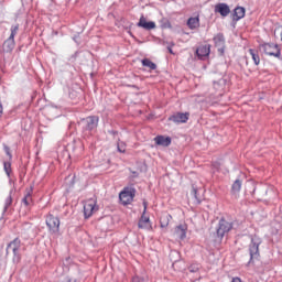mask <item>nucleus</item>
Returning a JSON list of instances; mask_svg holds the SVG:
<instances>
[{"instance_id":"nucleus-6","label":"nucleus","mask_w":282,"mask_h":282,"mask_svg":"<svg viewBox=\"0 0 282 282\" xmlns=\"http://www.w3.org/2000/svg\"><path fill=\"white\" fill-rule=\"evenodd\" d=\"M188 118H191V113L188 112H176L169 117L170 122H174L175 124H184L188 122Z\"/></svg>"},{"instance_id":"nucleus-42","label":"nucleus","mask_w":282,"mask_h":282,"mask_svg":"<svg viewBox=\"0 0 282 282\" xmlns=\"http://www.w3.org/2000/svg\"><path fill=\"white\" fill-rule=\"evenodd\" d=\"M170 54H173V50L170 48Z\"/></svg>"},{"instance_id":"nucleus-22","label":"nucleus","mask_w":282,"mask_h":282,"mask_svg":"<svg viewBox=\"0 0 282 282\" xmlns=\"http://www.w3.org/2000/svg\"><path fill=\"white\" fill-rule=\"evenodd\" d=\"M249 54H250L254 65H259L261 63V57H259V51H257L254 48H250Z\"/></svg>"},{"instance_id":"nucleus-19","label":"nucleus","mask_w":282,"mask_h":282,"mask_svg":"<svg viewBox=\"0 0 282 282\" xmlns=\"http://www.w3.org/2000/svg\"><path fill=\"white\" fill-rule=\"evenodd\" d=\"M14 45H15L14 40L11 37H8V40L4 41V43H3V51L7 53H10V52H12V50H14Z\"/></svg>"},{"instance_id":"nucleus-35","label":"nucleus","mask_w":282,"mask_h":282,"mask_svg":"<svg viewBox=\"0 0 282 282\" xmlns=\"http://www.w3.org/2000/svg\"><path fill=\"white\" fill-rule=\"evenodd\" d=\"M143 215H147V202H143Z\"/></svg>"},{"instance_id":"nucleus-20","label":"nucleus","mask_w":282,"mask_h":282,"mask_svg":"<svg viewBox=\"0 0 282 282\" xmlns=\"http://www.w3.org/2000/svg\"><path fill=\"white\" fill-rule=\"evenodd\" d=\"M187 26L189 28V30H197V28H199V17L189 18L187 20Z\"/></svg>"},{"instance_id":"nucleus-37","label":"nucleus","mask_w":282,"mask_h":282,"mask_svg":"<svg viewBox=\"0 0 282 282\" xmlns=\"http://www.w3.org/2000/svg\"><path fill=\"white\" fill-rule=\"evenodd\" d=\"M231 282H241V278H234Z\"/></svg>"},{"instance_id":"nucleus-7","label":"nucleus","mask_w":282,"mask_h":282,"mask_svg":"<svg viewBox=\"0 0 282 282\" xmlns=\"http://www.w3.org/2000/svg\"><path fill=\"white\" fill-rule=\"evenodd\" d=\"M263 52L268 56H274L275 58H281V48H279V45L276 44H264L263 46Z\"/></svg>"},{"instance_id":"nucleus-39","label":"nucleus","mask_w":282,"mask_h":282,"mask_svg":"<svg viewBox=\"0 0 282 282\" xmlns=\"http://www.w3.org/2000/svg\"><path fill=\"white\" fill-rule=\"evenodd\" d=\"M133 177H138V172H132Z\"/></svg>"},{"instance_id":"nucleus-23","label":"nucleus","mask_w":282,"mask_h":282,"mask_svg":"<svg viewBox=\"0 0 282 282\" xmlns=\"http://www.w3.org/2000/svg\"><path fill=\"white\" fill-rule=\"evenodd\" d=\"M171 219H173V217L169 214L161 216V218H160L161 228H166L169 226V221H171Z\"/></svg>"},{"instance_id":"nucleus-43","label":"nucleus","mask_w":282,"mask_h":282,"mask_svg":"<svg viewBox=\"0 0 282 282\" xmlns=\"http://www.w3.org/2000/svg\"><path fill=\"white\" fill-rule=\"evenodd\" d=\"M219 83H224V80L220 79Z\"/></svg>"},{"instance_id":"nucleus-4","label":"nucleus","mask_w":282,"mask_h":282,"mask_svg":"<svg viewBox=\"0 0 282 282\" xmlns=\"http://www.w3.org/2000/svg\"><path fill=\"white\" fill-rule=\"evenodd\" d=\"M133 197H135V187H124L119 194L122 206H129L133 202Z\"/></svg>"},{"instance_id":"nucleus-9","label":"nucleus","mask_w":282,"mask_h":282,"mask_svg":"<svg viewBox=\"0 0 282 282\" xmlns=\"http://www.w3.org/2000/svg\"><path fill=\"white\" fill-rule=\"evenodd\" d=\"M214 43L221 56H224V52L226 50V37L221 33H218L216 36H214Z\"/></svg>"},{"instance_id":"nucleus-27","label":"nucleus","mask_w":282,"mask_h":282,"mask_svg":"<svg viewBox=\"0 0 282 282\" xmlns=\"http://www.w3.org/2000/svg\"><path fill=\"white\" fill-rule=\"evenodd\" d=\"M3 170H4L6 174L8 175V177H10V173H12V163L4 162Z\"/></svg>"},{"instance_id":"nucleus-40","label":"nucleus","mask_w":282,"mask_h":282,"mask_svg":"<svg viewBox=\"0 0 282 282\" xmlns=\"http://www.w3.org/2000/svg\"><path fill=\"white\" fill-rule=\"evenodd\" d=\"M131 87H133L134 89H138V86H135V85H132Z\"/></svg>"},{"instance_id":"nucleus-16","label":"nucleus","mask_w":282,"mask_h":282,"mask_svg":"<svg viewBox=\"0 0 282 282\" xmlns=\"http://www.w3.org/2000/svg\"><path fill=\"white\" fill-rule=\"evenodd\" d=\"M243 17H246V9L243 7H237L234 10L232 20L234 21H240V19H243Z\"/></svg>"},{"instance_id":"nucleus-1","label":"nucleus","mask_w":282,"mask_h":282,"mask_svg":"<svg viewBox=\"0 0 282 282\" xmlns=\"http://www.w3.org/2000/svg\"><path fill=\"white\" fill-rule=\"evenodd\" d=\"M21 250H23V243H21V239L19 238L13 239L7 246L6 254H12V263L15 265L21 263Z\"/></svg>"},{"instance_id":"nucleus-18","label":"nucleus","mask_w":282,"mask_h":282,"mask_svg":"<svg viewBox=\"0 0 282 282\" xmlns=\"http://www.w3.org/2000/svg\"><path fill=\"white\" fill-rule=\"evenodd\" d=\"M216 11L219 12L221 17H228V14H230V7L226 3H221L216 7Z\"/></svg>"},{"instance_id":"nucleus-30","label":"nucleus","mask_w":282,"mask_h":282,"mask_svg":"<svg viewBox=\"0 0 282 282\" xmlns=\"http://www.w3.org/2000/svg\"><path fill=\"white\" fill-rule=\"evenodd\" d=\"M161 28H162L163 30H166V28H171V22L169 21V19L163 18V19L161 20Z\"/></svg>"},{"instance_id":"nucleus-2","label":"nucleus","mask_w":282,"mask_h":282,"mask_svg":"<svg viewBox=\"0 0 282 282\" xmlns=\"http://www.w3.org/2000/svg\"><path fill=\"white\" fill-rule=\"evenodd\" d=\"M230 230H232V221H228L226 220V218H221L216 227L215 241L217 243H221V241H224V238L226 237V235H228V232H230Z\"/></svg>"},{"instance_id":"nucleus-5","label":"nucleus","mask_w":282,"mask_h":282,"mask_svg":"<svg viewBox=\"0 0 282 282\" xmlns=\"http://www.w3.org/2000/svg\"><path fill=\"white\" fill-rule=\"evenodd\" d=\"M45 224L52 235H57L61 230V219L52 214H48Z\"/></svg>"},{"instance_id":"nucleus-21","label":"nucleus","mask_w":282,"mask_h":282,"mask_svg":"<svg viewBox=\"0 0 282 282\" xmlns=\"http://www.w3.org/2000/svg\"><path fill=\"white\" fill-rule=\"evenodd\" d=\"M22 204H24V206H32V189L26 191L24 197L22 198Z\"/></svg>"},{"instance_id":"nucleus-24","label":"nucleus","mask_w":282,"mask_h":282,"mask_svg":"<svg viewBox=\"0 0 282 282\" xmlns=\"http://www.w3.org/2000/svg\"><path fill=\"white\" fill-rule=\"evenodd\" d=\"M141 63L143 67H149V69H152V70L158 69V65L149 58H143Z\"/></svg>"},{"instance_id":"nucleus-12","label":"nucleus","mask_w":282,"mask_h":282,"mask_svg":"<svg viewBox=\"0 0 282 282\" xmlns=\"http://www.w3.org/2000/svg\"><path fill=\"white\" fill-rule=\"evenodd\" d=\"M137 25L138 28H143V30H155V22H147V18H144V15H141Z\"/></svg>"},{"instance_id":"nucleus-25","label":"nucleus","mask_w":282,"mask_h":282,"mask_svg":"<svg viewBox=\"0 0 282 282\" xmlns=\"http://www.w3.org/2000/svg\"><path fill=\"white\" fill-rule=\"evenodd\" d=\"M10 206H12V191L9 192V195L4 200L3 213H8V208H10Z\"/></svg>"},{"instance_id":"nucleus-34","label":"nucleus","mask_w":282,"mask_h":282,"mask_svg":"<svg viewBox=\"0 0 282 282\" xmlns=\"http://www.w3.org/2000/svg\"><path fill=\"white\" fill-rule=\"evenodd\" d=\"M61 282H76V280H74V279H72L69 276H66Z\"/></svg>"},{"instance_id":"nucleus-14","label":"nucleus","mask_w":282,"mask_h":282,"mask_svg":"<svg viewBox=\"0 0 282 282\" xmlns=\"http://www.w3.org/2000/svg\"><path fill=\"white\" fill-rule=\"evenodd\" d=\"M186 230H188V226L186 224L178 225L175 227V236L178 239L184 240V238L186 237Z\"/></svg>"},{"instance_id":"nucleus-36","label":"nucleus","mask_w":282,"mask_h":282,"mask_svg":"<svg viewBox=\"0 0 282 282\" xmlns=\"http://www.w3.org/2000/svg\"><path fill=\"white\" fill-rule=\"evenodd\" d=\"M3 116V105L0 104V118Z\"/></svg>"},{"instance_id":"nucleus-33","label":"nucleus","mask_w":282,"mask_h":282,"mask_svg":"<svg viewBox=\"0 0 282 282\" xmlns=\"http://www.w3.org/2000/svg\"><path fill=\"white\" fill-rule=\"evenodd\" d=\"M132 282H144V278L134 276V278L132 279Z\"/></svg>"},{"instance_id":"nucleus-28","label":"nucleus","mask_w":282,"mask_h":282,"mask_svg":"<svg viewBox=\"0 0 282 282\" xmlns=\"http://www.w3.org/2000/svg\"><path fill=\"white\" fill-rule=\"evenodd\" d=\"M19 33V24L12 25L11 26V34L9 36V39H13L17 36V34Z\"/></svg>"},{"instance_id":"nucleus-41","label":"nucleus","mask_w":282,"mask_h":282,"mask_svg":"<svg viewBox=\"0 0 282 282\" xmlns=\"http://www.w3.org/2000/svg\"><path fill=\"white\" fill-rule=\"evenodd\" d=\"M217 85H219V83H214V86L217 87Z\"/></svg>"},{"instance_id":"nucleus-8","label":"nucleus","mask_w":282,"mask_h":282,"mask_svg":"<svg viewBox=\"0 0 282 282\" xmlns=\"http://www.w3.org/2000/svg\"><path fill=\"white\" fill-rule=\"evenodd\" d=\"M99 118L97 116H89L83 119L85 131H94L98 127Z\"/></svg>"},{"instance_id":"nucleus-15","label":"nucleus","mask_w":282,"mask_h":282,"mask_svg":"<svg viewBox=\"0 0 282 282\" xmlns=\"http://www.w3.org/2000/svg\"><path fill=\"white\" fill-rule=\"evenodd\" d=\"M138 226L141 229L149 230L151 228V219L145 214H142Z\"/></svg>"},{"instance_id":"nucleus-3","label":"nucleus","mask_w":282,"mask_h":282,"mask_svg":"<svg viewBox=\"0 0 282 282\" xmlns=\"http://www.w3.org/2000/svg\"><path fill=\"white\" fill-rule=\"evenodd\" d=\"M251 242L249 243V254H250V263L252 261H257L261 253L259 252V246L263 243V240L258 235L250 236Z\"/></svg>"},{"instance_id":"nucleus-13","label":"nucleus","mask_w":282,"mask_h":282,"mask_svg":"<svg viewBox=\"0 0 282 282\" xmlns=\"http://www.w3.org/2000/svg\"><path fill=\"white\" fill-rule=\"evenodd\" d=\"M154 142L158 147H171L172 140L171 137L156 135L154 138Z\"/></svg>"},{"instance_id":"nucleus-38","label":"nucleus","mask_w":282,"mask_h":282,"mask_svg":"<svg viewBox=\"0 0 282 282\" xmlns=\"http://www.w3.org/2000/svg\"><path fill=\"white\" fill-rule=\"evenodd\" d=\"M108 133H110L111 135H116L118 132L113 130H109Z\"/></svg>"},{"instance_id":"nucleus-32","label":"nucleus","mask_w":282,"mask_h":282,"mask_svg":"<svg viewBox=\"0 0 282 282\" xmlns=\"http://www.w3.org/2000/svg\"><path fill=\"white\" fill-rule=\"evenodd\" d=\"M4 152L9 156L10 160H12V153H10V148L8 145H4Z\"/></svg>"},{"instance_id":"nucleus-29","label":"nucleus","mask_w":282,"mask_h":282,"mask_svg":"<svg viewBox=\"0 0 282 282\" xmlns=\"http://www.w3.org/2000/svg\"><path fill=\"white\" fill-rule=\"evenodd\" d=\"M117 150L119 151V153H124V151H127V143L119 141L117 144Z\"/></svg>"},{"instance_id":"nucleus-26","label":"nucleus","mask_w":282,"mask_h":282,"mask_svg":"<svg viewBox=\"0 0 282 282\" xmlns=\"http://www.w3.org/2000/svg\"><path fill=\"white\" fill-rule=\"evenodd\" d=\"M192 197L194 199V204L196 205L202 204V196L197 194V188L195 187L192 188Z\"/></svg>"},{"instance_id":"nucleus-17","label":"nucleus","mask_w":282,"mask_h":282,"mask_svg":"<svg viewBox=\"0 0 282 282\" xmlns=\"http://www.w3.org/2000/svg\"><path fill=\"white\" fill-rule=\"evenodd\" d=\"M242 182L241 180L237 178L234 184L231 185V195H234L235 197H237V195H239V193H241V186H242Z\"/></svg>"},{"instance_id":"nucleus-10","label":"nucleus","mask_w":282,"mask_h":282,"mask_svg":"<svg viewBox=\"0 0 282 282\" xmlns=\"http://www.w3.org/2000/svg\"><path fill=\"white\" fill-rule=\"evenodd\" d=\"M196 54L200 61H204L206 56L210 55V45H200L196 50Z\"/></svg>"},{"instance_id":"nucleus-31","label":"nucleus","mask_w":282,"mask_h":282,"mask_svg":"<svg viewBox=\"0 0 282 282\" xmlns=\"http://www.w3.org/2000/svg\"><path fill=\"white\" fill-rule=\"evenodd\" d=\"M188 271L192 272V273L199 272V264H191L188 267Z\"/></svg>"},{"instance_id":"nucleus-11","label":"nucleus","mask_w":282,"mask_h":282,"mask_svg":"<svg viewBox=\"0 0 282 282\" xmlns=\"http://www.w3.org/2000/svg\"><path fill=\"white\" fill-rule=\"evenodd\" d=\"M96 210V204L94 202H87L84 204V217L85 219H89L94 212Z\"/></svg>"}]
</instances>
